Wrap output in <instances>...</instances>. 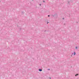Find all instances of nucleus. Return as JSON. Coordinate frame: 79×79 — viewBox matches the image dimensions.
Masks as SVG:
<instances>
[{"instance_id":"12","label":"nucleus","mask_w":79,"mask_h":79,"mask_svg":"<svg viewBox=\"0 0 79 79\" xmlns=\"http://www.w3.org/2000/svg\"><path fill=\"white\" fill-rule=\"evenodd\" d=\"M72 55H73V53H72Z\"/></svg>"},{"instance_id":"9","label":"nucleus","mask_w":79,"mask_h":79,"mask_svg":"<svg viewBox=\"0 0 79 79\" xmlns=\"http://www.w3.org/2000/svg\"><path fill=\"white\" fill-rule=\"evenodd\" d=\"M48 23H47V24H48Z\"/></svg>"},{"instance_id":"4","label":"nucleus","mask_w":79,"mask_h":79,"mask_svg":"<svg viewBox=\"0 0 79 79\" xmlns=\"http://www.w3.org/2000/svg\"><path fill=\"white\" fill-rule=\"evenodd\" d=\"M48 17H50V15H48Z\"/></svg>"},{"instance_id":"11","label":"nucleus","mask_w":79,"mask_h":79,"mask_svg":"<svg viewBox=\"0 0 79 79\" xmlns=\"http://www.w3.org/2000/svg\"><path fill=\"white\" fill-rule=\"evenodd\" d=\"M50 79H51V77H50Z\"/></svg>"},{"instance_id":"5","label":"nucleus","mask_w":79,"mask_h":79,"mask_svg":"<svg viewBox=\"0 0 79 79\" xmlns=\"http://www.w3.org/2000/svg\"><path fill=\"white\" fill-rule=\"evenodd\" d=\"M76 48H77V47H76Z\"/></svg>"},{"instance_id":"3","label":"nucleus","mask_w":79,"mask_h":79,"mask_svg":"<svg viewBox=\"0 0 79 79\" xmlns=\"http://www.w3.org/2000/svg\"><path fill=\"white\" fill-rule=\"evenodd\" d=\"M76 54V52H74V55H75Z\"/></svg>"},{"instance_id":"7","label":"nucleus","mask_w":79,"mask_h":79,"mask_svg":"<svg viewBox=\"0 0 79 79\" xmlns=\"http://www.w3.org/2000/svg\"><path fill=\"white\" fill-rule=\"evenodd\" d=\"M48 70H50V69H48Z\"/></svg>"},{"instance_id":"1","label":"nucleus","mask_w":79,"mask_h":79,"mask_svg":"<svg viewBox=\"0 0 79 79\" xmlns=\"http://www.w3.org/2000/svg\"><path fill=\"white\" fill-rule=\"evenodd\" d=\"M39 70L40 71H42V69H39Z\"/></svg>"},{"instance_id":"10","label":"nucleus","mask_w":79,"mask_h":79,"mask_svg":"<svg viewBox=\"0 0 79 79\" xmlns=\"http://www.w3.org/2000/svg\"><path fill=\"white\" fill-rule=\"evenodd\" d=\"M63 19H64V18H63Z\"/></svg>"},{"instance_id":"8","label":"nucleus","mask_w":79,"mask_h":79,"mask_svg":"<svg viewBox=\"0 0 79 79\" xmlns=\"http://www.w3.org/2000/svg\"><path fill=\"white\" fill-rule=\"evenodd\" d=\"M40 6H41V4H40Z\"/></svg>"},{"instance_id":"2","label":"nucleus","mask_w":79,"mask_h":79,"mask_svg":"<svg viewBox=\"0 0 79 79\" xmlns=\"http://www.w3.org/2000/svg\"><path fill=\"white\" fill-rule=\"evenodd\" d=\"M78 76V74H77L75 75V76Z\"/></svg>"},{"instance_id":"6","label":"nucleus","mask_w":79,"mask_h":79,"mask_svg":"<svg viewBox=\"0 0 79 79\" xmlns=\"http://www.w3.org/2000/svg\"><path fill=\"white\" fill-rule=\"evenodd\" d=\"M43 2H45V1H43Z\"/></svg>"}]
</instances>
